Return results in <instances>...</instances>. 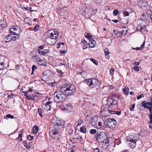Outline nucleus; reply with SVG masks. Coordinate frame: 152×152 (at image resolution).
<instances>
[{
    "instance_id": "nucleus-1",
    "label": "nucleus",
    "mask_w": 152,
    "mask_h": 152,
    "mask_svg": "<svg viewBox=\"0 0 152 152\" xmlns=\"http://www.w3.org/2000/svg\"><path fill=\"white\" fill-rule=\"evenodd\" d=\"M51 127L53 128L49 132L50 136L55 139H58L59 136L60 129L63 127L64 124V121L62 119L53 118L51 121Z\"/></svg>"
},
{
    "instance_id": "nucleus-2",
    "label": "nucleus",
    "mask_w": 152,
    "mask_h": 152,
    "mask_svg": "<svg viewBox=\"0 0 152 152\" xmlns=\"http://www.w3.org/2000/svg\"><path fill=\"white\" fill-rule=\"evenodd\" d=\"M48 34L49 35L46 37L45 41L48 44H55L56 42V39L58 36V33L56 31L51 30L49 31Z\"/></svg>"
},
{
    "instance_id": "nucleus-3",
    "label": "nucleus",
    "mask_w": 152,
    "mask_h": 152,
    "mask_svg": "<svg viewBox=\"0 0 152 152\" xmlns=\"http://www.w3.org/2000/svg\"><path fill=\"white\" fill-rule=\"evenodd\" d=\"M76 88L73 84H67L64 85L61 87V91H63L66 96L74 95L76 91Z\"/></svg>"
},
{
    "instance_id": "nucleus-4",
    "label": "nucleus",
    "mask_w": 152,
    "mask_h": 152,
    "mask_svg": "<svg viewBox=\"0 0 152 152\" xmlns=\"http://www.w3.org/2000/svg\"><path fill=\"white\" fill-rule=\"evenodd\" d=\"M56 92L54 94V99L55 102L58 103L64 101L66 98V96L63 92Z\"/></svg>"
},
{
    "instance_id": "nucleus-5",
    "label": "nucleus",
    "mask_w": 152,
    "mask_h": 152,
    "mask_svg": "<svg viewBox=\"0 0 152 152\" xmlns=\"http://www.w3.org/2000/svg\"><path fill=\"white\" fill-rule=\"evenodd\" d=\"M85 82L91 88H94L96 90L98 89L97 87L99 86V82L95 78L87 79L85 80Z\"/></svg>"
},
{
    "instance_id": "nucleus-6",
    "label": "nucleus",
    "mask_w": 152,
    "mask_h": 152,
    "mask_svg": "<svg viewBox=\"0 0 152 152\" xmlns=\"http://www.w3.org/2000/svg\"><path fill=\"white\" fill-rule=\"evenodd\" d=\"M142 106L144 107L145 108H147L148 109L151 113L149 117L150 119V121L149 122V123L152 124V102H146L145 101H142Z\"/></svg>"
},
{
    "instance_id": "nucleus-7",
    "label": "nucleus",
    "mask_w": 152,
    "mask_h": 152,
    "mask_svg": "<svg viewBox=\"0 0 152 152\" xmlns=\"http://www.w3.org/2000/svg\"><path fill=\"white\" fill-rule=\"evenodd\" d=\"M108 134L107 133H101L97 135L96 140L100 143L104 142L108 137Z\"/></svg>"
},
{
    "instance_id": "nucleus-8",
    "label": "nucleus",
    "mask_w": 152,
    "mask_h": 152,
    "mask_svg": "<svg viewBox=\"0 0 152 152\" xmlns=\"http://www.w3.org/2000/svg\"><path fill=\"white\" fill-rule=\"evenodd\" d=\"M50 100L49 98H46L42 102V107L46 110H50L52 102L50 101Z\"/></svg>"
},
{
    "instance_id": "nucleus-9",
    "label": "nucleus",
    "mask_w": 152,
    "mask_h": 152,
    "mask_svg": "<svg viewBox=\"0 0 152 152\" xmlns=\"http://www.w3.org/2000/svg\"><path fill=\"white\" fill-rule=\"evenodd\" d=\"M105 124L107 127L111 128L115 127L117 122L114 118H110L107 120L105 122Z\"/></svg>"
},
{
    "instance_id": "nucleus-10",
    "label": "nucleus",
    "mask_w": 152,
    "mask_h": 152,
    "mask_svg": "<svg viewBox=\"0 0 152 152\" xmlns=\"http://www.w3.org/2000/svg\"><path fill=\"white\" fill-rule=\"evenodd\" d=\"M94 10L92 8L88 7L83 12L82 11V13L83 16H85L86 18H90V16L93 14Z\"/></svg>"
},
{
    "instance_id": "nucleus-11",
    "label": "nucleus",
    "mask_w": 152,
    "mask_h": 152,
    "mask_svg": "<svg viewBox=\"0 0 152 152\" xmlns=\"http://www.w3.org/2000/svg\"><path fill=\"white\" fill-rule=\"evenodd\" d=\"M146 13H143L140 17V19L143 21H147L150 20V13H151V12L149 10V9H146Z\"/></svg>"
},
{
    "instance_id": "nucleus-12",
    "label": "nucleus",
    "mask_w": 152,
    "mask_h": 152,
    "mask_svg": "<svg viewBox=\"0 0 152 152\" xmlns=\"http://www.w3.org/2000/svg\"><path fill=\"white\" fill-rule=\"evenodd\" d=\"M19 36L18 34H16L15 36H13L12 34H9L4 38V41L5 42H9L11 40L15 41L18 38Z\"/></svg>"
},
{
    "instance_id": "nucleus-13",
    "label": "nucleus",
    "mask_w": 152,
    "mask_h": 152,
    "mask_svg": "<svg viewBox=\"0 0 152 152\" xmlns=\"http://www.w3.org/2000/svg\"><path fill=\"white\" fill-rule=\"evenodd\" d=\"M107 101V105H108L110 108L112 107L113 105H117L118 104V101L117 100L113 99L111 98L108 99Z\"/></svg>"
},
{
    "instance_id": "nucleus-14",
    "label": "nucleus",
    "mask_w": 152,
    "mask_h": 152,
    "mask_svg": "<svg viewBox=\"0 0 152 152\" xmlns=\"http://www.w3.org/2000/svg\"><path fill=\"white\" fill-rule=\"evenodd\" d=\"M137 31H140L142 34H144L145 32H147L145 26L141 24H138L136 28Z\"/></svg>"
},
{
    "instance_id": "nucleus-15",
    "label": "nucleus",
    "mask_w": 152,
    "mask_h": 152,
    "mask_svg": "<svg viewBox=\"0 0 152 152\" xmlns=\"http://www.w3.org/2000/svg\"><path fill=\"white\" fill-rule=\"evenodd\" d=\"M127 141L128 142L138 141L139 138L135 134L129 135L127 137Z\"/></svg>"
},
{
    "instance_id": "nucleus-16",
    "label": "nucleus",
    "mask_w": 152,
    "mask_h": 152,
    "mask_svg": "<svg viewBox=\"0 0 152 152\" xmlns=\"http://www.w3.org/2000/svg\"><path fill=\"white\" fill-rule=\"evenodd\" d=\"M63 110H64L66 112L69 113L72 112V107L71 104L69 103L65 104L62 107Z\"/></svg>"
},
{
    "instance_id": "nucleus-17",
    "label": "nucleus",
    "mask_w": 152,
    "mask_h": 152,
    "mask_svg": "<svg viewBox=\"0 0 152 152\" xmlns=\"http://www.w3.org/2000/svg\"><path fill=\"white\" fill-rule=\"evenodd\" d=\"M33 90L30 88L28 91H25L23 92L25 93V94H24L25 95L28 99L31 100H34V99L33 98V96L32 95H31L29 93V92H31Z\"/></svg>"
},
{
    "instance_id": "nucleus-18",
    "label": "nucleus",
    "mask_w": 152,
    "mask_h": 152,
    "mask_svg": "<svg viewBox=\"0 0 152 152\" xmlns=\"http://www.w3.org/2000/svg\"><path fill=\"white\" fill-rule=\"evenodd\" d=\"M137 4L139 7H148V3L147 2L140 1H139L137 3Z\"/></svg>"
},
{
    "instance_id": "nucleus-19",
    "label": "nucleus",
    "mask_w": 152,
    "mask_h": 152,
    "mask_svg": "<svg viewBox=\"0 0 152 152\" xmlns=\"http://www.w3.org/2000/svg\"><path fill=\"white\" fill-rule=\"evenodd\" d=\"M6 26V23L3 20H0V30L5 27Z\"/></svg>"
},
{
    "instance_id": "nucleus-20",
    "label": "nucleus",
    "mask_w": 152,
    "mask_h": 152,
    "mask_svg": "<svg viewBox=\"0 0 152 152\" xmlns=\"http://www.w3.org/2000/svg\"><path fill=\"white\" fill-rule=\"evenodd\" d=\"M81 45L83 46V49L84 50L87 48V46L88 45L87 42L84 39H82V40Z\"/></svg>"
},
{
    "instance_id": "nucleus-21",
    "label": "nucleus",
    "mask_w": 152,
    "mask_h": 152,
    "mask_svg": "<svg viewBox=\"0 0 152 152\" xmlns=\"http://www.w3.org/2000/svg\"><path fill=\"white\" fill-rule=\"evenodd\" d=\"M136 141L130 142H128L129 144V146L132 148H134L136 145Z\"/></svg>"
},
{
    "instance_id": "nucleus-22",
    "label": "nucleus",
    "mask_w": 152,
    "mask_h": 152,
    "mask_svg": "<svg viewBox=\"0 0 152 152\" xmlns=\"http://www.w3.org/2000/svg\"><path fill=\"white\" fill-rule=\"evenodd\" d=\"M37 61L40 65L45 66H46V63L44 60L42 59H40L37 60Z\"/></svg>"
},
{
    "instance_id": "nucleus-23",
    "label": "nucleus",
    "mask_w": 152,
    "mask_h": 152,
    "mask_svg": "<svg viewBox=\"0 0 152 152\" xmlns=\"http://www.w3.org/2000/svg\"><path fill=\"white\" fill-rule=\"evenodd\" d=\"M15 29H16V28L13 27L10 29V33H12V35L13 36H16V34H18L17 33H16V32L14 31Z\"/></svg>"
},
{
    "instance_id": "nucleus-24",
    "label": "nucleus",
    "mask_w": 152,
    "mask_h": 152,
    "mask_svg": "<svg viewBox=\"0 0 152 152\" xmlns=\"http://www.w3.org/2000/svg\"><path fill=\"white\" fill-rule=\"evenodd\" d=\"M96 43L95 41L94 40H91L90 41L89 43V45L91 48H93L94 46V44Z\"/></svg>"
},
{
    "instance_id": "nucleus-25",
    "label": "nucleus",
    "mask_w": 152,
    "mask_h": 152,
    "mask_svg": "<svg viewBox=\"0 0 152 152\" xmlns=\"http://www.w3.org/2000/svg\"><path fill=\"white\" fill-rule=\"evenodd\" d=\"M129 88L125 87L123 89V91L126 95H128L129 94Z\"/></svg>"
},
{
    "instance_id": "nucleus-26",
    "label": "nucleus",
    "mask_w": 152,
    "mask_h": 152,
    "mask_svg": "<svg viewBox=\"0 0 152 152\" xmlns=\"http://www.w3.org/2000/svg\"><path fill=\"white\" fill-rule=\"evenodd\" d=\"M80 130V132L82 133H86V127L85 126L81 127Z\"/></svg>"
},
{
    "instance_id": "nucleus-27",
    "label": "nucleus",
    "mask_w": 152,
    "mask_h": 152,
    "mask_svg": "<svg viewBox=\"0 0 152 152\" xmlns=\"http://www.w3.org/2000/svg\"><path fill=\"white\" fill-rule=\"evenodd\" d=\"M1 59L0 58V70L3 69L4 68V62L1 61Z\"/></svg>"
},
{
    "instance_id": "nucleus-28",
    "label": "nucleus",
    "mask_w": 152,
    "mask_h": 152,
    "mask_svg": "<svg viewBox=\"0 0 152 152\" xmlns=\"http://www.w3.org/2000/svg\"><path fill=\"white\" fill-rule=\"evenodd\" d=\"M104 54L105 56H107V58L108 59L109 58V56L108 55L110 53V52L107 48H105L104 50Z\"/></svg>"
},
{
    "instance_id": "nucleus-29",
    "label": "nucleus",
    "mask_w": 152,
    "mask_h": 152,
    "mask_svg": "<svg viewBox=\"0 0 152 152\" xmlns=\"http://www.w3.org/2000/svg\"><path fill=\"white\" fill-rule=\"evenodd\" d=\"M10 118L12 119L14 118V117L10 114H8L4 117V118L5 119H7L8 118Z\"/></svg>"
},
{
    "instance_id": "nucleus-30",
    "label": "nucleus",
    "mask_w": 152,
    "mask_h": 152,
    "mask_svg": "<svg viewBox=\"0 0 152 152\" xmlns=\"http://www.w3.org/2000/svg\"><path fill=\"white\" fill-rule=\"evenodd\" d=\"M38 130V128L37 126H35L33 128V132L34 133L37 132Z\"/></svg>"
},
{
    "instance_id": "nucleus-31",
    "label": "nucleus",
    "mask_w": 152,
    "mask_h": 152,
    "mask_svg": "<svg viewBox=\"0 0 152 152\" xmlns=\"http://www.w3.org/2000/svg\"><path fill=\"white\" fill-rule=\"evenodd\" d=\"M145 41L144 42L142 43V44L141 45L140 47V48L137 47L136 48V50H141L143 47H144L145 44Z\"/></svg>"
},
{
    "instance_id": "nucleus-32",
    "label": "nucleus",
    "mask_w": 152,
    "mask_h": 152,
    "mask_svg": "<svg viewBox=\"0 0 152 152\" xmlns=\"http://www.w3.org/2000/svg\"><path fill=\"white\" fill-rule=\"evenodd\" d=\"M90 60L94 64L97 65L98 64V62L96 60H94L93 58H90Z\"/></svg>"
},
{
    "instance_id": "nucleus-33",
    "label": "nucleus",
    "mask_w": 152,
    "mask_h": 152,
    "mask_svg": "<svg viewBox=\"0 0 152 152\" xmlns=\"http://www.w3.org/2000/svg\"><path fill=\"white\" fill-rule=\"evenodd\" d=\"M96 130L95 129H92L90 130V133L91 134H93L96 133Z\"/></svg>"
},
{
    "instance_id": "nucleus-34",
    "label": "nucleus",
    "mask_w": 152,
    "mask_h": 152,
    "mask_svg": "<svg viewBox=\"0 0 152 152\" xmlns=\"http://www.w3.org/2000/svg\"><path fill=\"white\" fill-rule=\"evenodd\" d=\"M85 36L88 39H91L92 37V36L91 35H90L89 34L87 33H85Z\"/></svg>"
},
{
    "instance_id": "nucleus-35",
    "label": "nucleus",
    "mask_w": 152,
    "mask_h": 152,
    "mask_svg": "<svg viewBox=\"0 0 152 152\" xmlns=\"http://www.w3.org/2000/svg\"><path fill=\"white\" fill-rule=\"evenodd\" d=\"M114 31L115 34L118 37H121V33L120 31Z\"/></svg>"
},
{
    "instance_id": "nucleus-36",
    "label": "nucleus",
    "mask_w": 152,
    "mask_h": 152,
    "mask_svg": "<svg viewBox=\"0 0 152 152\" xmlns=\"http://www.w3.org/2000/svg\"><path fill=\"white\" fill-rule=\"evenodd\" d=\"M34 137L30 135H29L27 136V139L29 140H32L34 139Z\"/></svg>"
},
{
    "instance_id": "nucleus-37",
    "label": "nucleus",
    "mask_w": 152,
    "mask_h": 152,
    "mask_svg": "<svg viewBox=\"0 0 152 152\" xmlns=\"http://www.w3.org/2000/svg\"><path fill=\"white\" fill-rule=\"evenodd\" d=\"M38 112L39 114V115L41 117H42V110L41 108H38Z\"/></svg>"
},
{
    "instance_id": "nucleus-38",
    "label": "nucleus",
    "mask_w": 152,
    "mask_h": 152,
    "mask_svg": "<svg viewBox=\"0 0 152 152\" xmlns=\"http://www.w3.org/2000/svg\"><path fill=\"white\" fill-rule=\"evenodd\" d=\"M119 11L118 10H114L113 11V15L115 16L117 15Z\"/></svg>"
},
{
    "instance_id": "nucleus-39",
    "label": "nucleus",
    "mask_w": 152,
    "mask_h": 152,
    "mask_svg": "<svg viewBox=\"0 0 152 152\" xmlns=\"http://www.w3.org/2000/svg\"><path fill=\"white\" fill-rule=\"evenodd\" d=\"M23 144L25 147L26 148L28 149L29 148V146H28V144H27V143L26 141H24L23 142Z\"/></svg>"
},
{
    "instance_id": "nucleus-40",
    "label": "nucleus",
    "mask_w": 152,
    "mask_h": 152,
    "mask_svg": "<svg viewBox=\"0 0 152 152\" xmlns=\"http://www.w3.org/2000/svg\"><path fill=\"white\" fill-rule=\"evenodd\" d=\"M132 69L136 72L139 71L140 69L137 66H134L133 67Z\"/></svg>"
},
{
    "instance_id": "nucleus-41",
    "label": "nucleus",
    "mask_w": 152,
    "mask_h": 152,
    "mask_svg": "<svg viewBox=\"0 0 152 152\" xmlns=\"http://www.w3.org/2000/svg\"><path fill=\"white\" fill-rule=\"evenodd\" d=\"M131 12H129L128 11H124V16H129V13H131Z\"/></svg>"
},
{
    "instance_id": "nucleus-42",
    "label": "nucleus",
    "mask_w": 152,
    "mask_h": 152,
    "mask_svg": "<svg viewBox=\"0 0 152 152\" xmlns=\"http://www.w3.org/2000/svg\"><path fill=\"white\" fill-rule=\"evenodd\" d=\"M73 139H76V140H79L80 141H81L82 140V138L81 137L79 136L77 137L73 138Z\"/></svg>"
},
{
    "instance_id": "nucleus-43",
    "label": "nucleus",
    "mask_w": 152,
    "mask_h": 152,
    "mask_svg": "<svg viewBox=\"0 0 152 152\" xmlns=\"http://www.w3.org/2000/svg\"><path fill=\"white\" fill-rule=\"evenodd\" d=\"M39 28V26L38 25H36L35 26L34 29V31L35 32H36L37 31H38Z\"/></svg>"
},
{
    "instance_id": "nucleus-44",
    "label": "nucleus",
    "mask_w": 152,
    "mask_h": 152,
    "mask_svg": "<svg viewBox=\"0 0 152 152\" xmlns=\"http://www.w3.org/2000/svg\"><path fill=\"white\" fill-rule=\"evenodd\" d=\"M38 52L39 54L41 55H44L45 54L44 51H41L39 49H38Z\"/></svg>"
},
{
    "instance_id": "nucleus-45",
    "label": "nucleus",
    "mask_w": 152,
    "mask_h": 152,
    "mask_svg": "<svg viewBox=\"0 0 152 152\" xmlns=\"http://www.w3.org/2000/svg\"><path fill=\"white\" fill-rule=\"evenodd\" d=\"M131 106L130 107L129 109L131 111H132L134 110L135 106V104H133L132 105H131Z\"/></svg>"
},
{
    "instance_id": "nucleus-46",
    "label": "nucleus",
    "mask_w": 152,
    "mask_h": 152,
    "mask_svg": "<svg viewBox=\"0 0 152 152\" xmlns=\"http://www.w3.org/2000/svg\"><path fill=\"white\" fill-rule=\"evenodd\" d=\"M145 95V94H141L140 95L138 96H137V99L138 100L139 99L141 98L144 97Z\"/></svg>"
},
{
    "instance_id": "nucleus-47",
    "label": "nucleus",
    "mask_w": 152,
    "mask_h": 152,
    "mask_svg": "<svg viewBox=\"0 0 152 152\" xmlns=\"http://www.w3.org/2000/svg\"><path fill=\"white\" fill-rule=\"evenodd\" d=\"M121 111H115L114 114H116L118 115H120L121 114Z\"/></svg>"
},
{
    "instance_id": "nucleus-48",
    "label": "nucleus",
    "mask_w": 152,
    "mask_h": 152,
    "mask_svg": "<svg viewBox=\"0 0 152 152\" xmlns=\"http://www.w3.org/2000/svg\"><path fill=\"white\" fill-rule=\"evenodd\" d=\"M14 95V94L12 93H10V94H9L8 96V98H10V99H12L13 97V96Z\"/></svg>"
},
{
    "instance_id": "nucleus-49",
    "label": "nucleus",
    "mask_w": 152,
    "mask_h": 152,
    "mask_svg": "<svg viewBox=\"0 0 152 152\" xmlns=\"http://www.w3.org/2000/svg\"><path fill=\"white\" fill-rule=\"evenodd\" d=\"M83 122V120L82 119H80L78 120V125H81Z\"/></svg>"
},
{
    "instance_id": "nucleus-50",
    "label": "nucleus",
    "mask_w": 152,
    "mask_h": 152,
    "mask_svg": "<svg viewBox=\"0 0 152 152\" xmlns=\"http://www.w3.org/2000/svg\"><path fill=\"white\" fill-rule=\"evenodd\" d=\"M140 64V62L139 61H135L133 63V65H136L137 66L138 65Z\"/></svg>"
},
{
    "instance_id": "nucleus-51",
    "label": "nucleus",
    "mask_w": 152,
    "mask_h": 152,
    "mask_svg": "<svg viewBox=\"0 0 152 152\" xmlns=\"http://www.w3.org/2000/svg\"><path fill=\"white\" fill-rule=\"evenodd\" d=\"M64 45V42H60L59 44H58V46L57 47V48H59L60 47L61 45Z\"/></svg>"
},
{
    "instance_id": "nucleus-52",
    "label": "nucleus",
    "mask_w": 152,
    "mask_h": 152,
    "mask_svg": "<svg viewBox=\"0 0 152 152\" xmlns=\"http://www.w3.org/2000/svg\"><path fill=\"white\" fill-rule=\"evenodd\" d=\"M21 136H22V134H19L18 137L17 138V139L18 140L19 139V138H20L21 139H20V141H22V138Z\"/></svg>"
},
{
    "instance_id": "nucleus-53",
    "label": "nucleus",
    "mask_w": 152,
    "mask_h": 152,
    "mask_svg": "<svg viewBox=\"0 0 152 152\" xmlns=\"http://www.w3.org/2000/svg\"><path fill=\"white\" fill-rule=\"evenodd\" d=\"M37 68V66L35 65H33L32 67V71L34 72V70Z\"/></svg>"
},
{
    "instance_id": "nucleus-54",
    "label": "nucleus",
    "mask_w": 152,
    "mask_h": 152,
    "mask_svg": "<svg viewBox=\"0 0 152 152\" xmlns=\"http://www.w3.org/2000/svg\"><path fill=\"white\" fill-rule=\"evenodd\" d=\"M94 152H100L99 149L98 148H96L94 149Z\"/></svg>"
},
{
    "instance_id": "nucleus-55",
    "label": "nucleus",
    "mask_w": 152,
    "mask_h": 152,
    "mask_svg": "<svg viewBox=\"0 0 152 152\" xmlns=\"http://www.w3.org/2000/svg\"><path fill=\"white\" fill-rule=\"evenodd\" d=\"M149 10L151 12V14L150 13V20L151 19L152 21V10L150 9H149Z\"/></svg>"
},
{
    "instance_id": "nucleus-56",
    "label": "nucleus",
    "mask_w": 152,
    "mask_h": 152,
    "mask_svg": "<svg viewBox=\"0 0 152 152\" xmlns=\"http://www.w3.org/2000/svg\"><path fill=\"white\" fill-rule=\"evenodd\" d=\"M121 33V36L123 35V34H125L126 32H125V31L124 30H122L121 31H120Z\"/></svg>"
},
{
    "instance_id": "nucleus-57",
    "label": "nucleus",
    "mask_w": 152,
    "mask_h": 152,
    "mask_svg": "<svg viewBox=\"0 0 152 152\" xmlns=\"http://www.w3.org/2000/svg\"><path fill=\"white\" fill-rule=\"evenodd\" d=\"M55 83L54 82H51L49 83V85L51 87L53 86L54 85V84Z\"/></svg>"
},
{
    "instance_id": "nucleus-58",
    "label": "nucleus",
    "mask_w": 152,
    "mask_h": 152,
    "mask_svg": "<svg viewBox=\"0 0 152 152\" xmlns=\"http://www.w3.org/2000/svg\"><path fill=\"white\" fill-rule=\"evenodd\" d=\"M57 72L60 74V75H61L63 73L62 71L61 70H59V69L57 70Z\"/></svg>"
},
{
    "instance_id": "nucleus-59",
    "label": "nucleus",
    "mask_w": 152,
    "mask_h": 152,
    "mask_svg": "<svg viewBox=\"0 0 152 152\" xmlns=\"http://www.w3.org/2000/svg\"><path fill=\"white\" fill-rule=\"evenodd\" d=\"M109 112L112 114H114L115 111H112L110 110H108Z\"/></svg>"
},
{
    "instance_id": "nucleus-60",
    "label": "nucleus",
    "mask_w": 152,
    "mask_h": 152,
    "mask_svg": "<svg viewBox=\"0 0 152 152\" xmlns=\"http://www.w3.org/2000/svg\"><path fill=\"white\" fill-rule=\"evenodd\" d=\"M60 52L61 53L63 54V53H66V52L65 50H60Z\"/></svg>"
},
{
    "instance_id": "nucleus-61",
    "label": "nucleus",
    "mask_w": 152,
    "mask_h": 152,
    "mask_svg": "<svg viewBox=\"0 0 152 152\" xmlns=\"http://www.w3.org/2000/svg\"><path fill=\"white\" fill-rule=\"evenodd\" d=\"M20 68V66L19 65L17 64L15 66V68L17 69H19Z\"/></svg>"
},
{
    "instance_id": "nucleus-62",
    "label": "nucleus",
    "mask_w": 152,
    "mask_h": 152,
    "mask_svg": "<svg viewBox=\"0 0 152 152\" xmlns=\"http://www.w3.org/2000/svg\"><path fill=\"white\" fill-rule=\"evenodd\" d=\"M98 125L100 127H101V126H102V123L101 122L99 121L98 123Z\"/></svg>"
},
{
    "instance_id": "nucleus-63",
    "label": "nucleus",
    "mask_w": 152,
    "mask_h": 152,
    "mask_svg": "<svg viewBox=\"0 0 152 152\" xmlns=\"http://www.w3.org/2000/svg\"><path fill=\"white\" fill-rule=\"evenodd\" d=\"M16 28V29H15V31H14L15 32H16V33H17V31L18 30V29L19 30V31H20V28H19V27H18V28Z\"/></svg>"
},
{
    "instance_id": "nucleus-64",
    "label": "nucleus",
    "mask_w": 152,
    "mask_h": 152,
    "mask_svg": "<svg viewBox=\"0 0 152 152\" xmlns=\"http://www.w3.org/2000/svg\"><path fill=\"white\" fill-rule=\"evenodd\" d=\"M114 69L113 68H111V69L110 72L111 73H113L114 72Z\"/></svg>"
}]
</instances>
